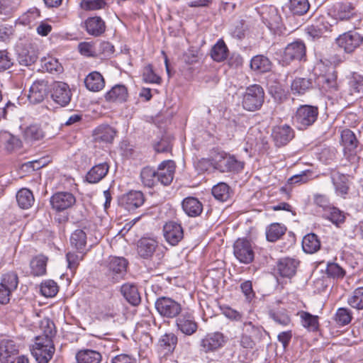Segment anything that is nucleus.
<instances>
[{"label":"nucleus","mask_w":363,"mask_h":363,"mask_svg":"<svg viewBox=\"0 0 363 363\" xmlns=\"http://www.w3.org/2000/svg\"><path fill=\"white\" fill-rule=\"evenodd\" d=\"M347 303L352 308L363 310V287H358L354 290L347 298Z\"/></svg>","instance_id":"nucleus-48"},{"label":"nucleus","mask_w":363,"mask_h":363,"mask_svg":"<svg viewBox=\"0 0 363 363\" xmlns=\"http://www.w3.org/2000/svg\"><path fill=\"white\" fill-rule=\"evenodd\" d=\"M177 344V337L174 333H166L159 340V345L165 350V353H172Z\"/></svg>","instance_id":"nucleus-45"},{"label":"nucleus","mask_w":363,"mask_h":363,"mask_svg":"<svg viewBox=\"0 0 363 363\" xmlns=\"http://www.w3.org/2000/svg\"><path fill=\"white\" fill-rule=\"evenodd\" d=\"M242 331L257 342H260L267 335L262 326L255 325L251 321L243 323Z\"/></svg>","instance_id":"nucleus-35"},{"label":"nucleus","mask_w":363,"mask_h":363,"mask_svg":"<svg viewBox=\"0 0 363 363\" xmlns=\"http://www.w3.org/2000/svg\"><path fill=\"white\" fill-rule=\"evenodd\" d=\"M306 55L305 44L300 40L289 44L284 49L283 60L287 63L293 60H301Z\"/></svg>","instance_id":"nucleus-18"},{"label":"nucleus","mask_w":363,"mask_h":363,"mask_svg":"<svg viewBox=\"0 0 363 363\" xmlns=\"http://www.w3.org/2000/svg\"><path fill=\"white\" fill-rule=\"evenodd\" d=\"M252 69L259 72H269L272 68L270 60L265 56L259 55L253 57L250 61Z\"/></svg>","instance_id":"nucleus-41"},{"label":"nucleus","mask_w":363,"mask_h":363,"mask_svg":"<svg viewBox=\"0 0 363 363\" xmlns=\"http://www.w3.org/2000/svg\"><path fill=\"white\" fill-rule=\"evenodd\" d=\"M326 30L324 24H311L306 29V33L313 38L320 37Z\"/></svg>","instance_id":"nucleus-63"},{"label":"nucleus","mask_w":363,"mask_h":363,"mask_svg":"<svg viewBox=\"0 0 363 363\" xmlns=\"http://www.w3.org/2000/svg\"><path fill=\"white\" fill-rule=\"evenodd\" d=\"M105 5V0H82L80 3L81 7L84 10L100 9Z\"/></svg>","instance_id":"nucleus-62"},{"label":"nucleus","mask_w":363,"mask_h":363,"mask_svg":"<svg viewBox=\"0 0 363 363\" xmlns=\"http://www.w3.org/2000/svg\"><path fill=\"white\" fill-rule=\"evenodd\" d=\"M34 201L35 199L32 191L28 189H21L16 194V201L18 205L23 209H28L30 208L33 204Z\"/></svg>","instance_id":"nucleus-42"},{"label":"nucleus","mask_w":363,"mask_h":363,"mask_svg":"<svg viewBox=\"0 0 363 363\" xmlns=\"http://www.w3.org/2000/svg\"><path fill=\"white\" fill-rule=\"evenodd\" d=\"M48 257L39 255L33 257L30 262V273L35 277L43 276L46 274Z\"/></svg>","instance_id":"nucleus-34"},{"label":"nucleus","mask_w":363,"mask_h":363,"mask_svg":"<svg viewBox=\"0 0 363 363\" xmlns=\"http://www.w3.org/2000/svg\"><path fill=\"white\" fill-rule=\"evenodd\" d=\"M75 358L77 363H100L102 355L96 350L84 349L78 351Z\"/></svg>","instance_id":"nucleus-30"},{"label":"nucleus","mask_w":363,"mask_h":363,"mask_svg":"<svg viewBox=\"0 0 363 363\" xmlns=\"http://www.w3.org/2000/svg\"><path fill=\"white\" fill-rule=\"evenodd\" d=\"M330 178L334 185L335 193L345 199L350 189V175L342 174L339 172H332Z\"/></svg>","instance_id":"nucleus-21"},{"label":"nucleus","mask_w":363,"mask_h":363,"mask_svg":"<svg viewBox=\"0 0 363 363\" xmlns=\"http://www.w3.org/2000/svg\"><path fill=\"white\" fill-rule=\"evenodd\" d=\"M163 235L169 245L175 246L184 238L183 228L181 224L176 222H168L163 227Z\"/></svg>","instance_id":"nucleus-15"},{"label":"nucleus","mask_w":363,"mask_h":363,"mask_svg":"<svg viewBox=\"0 0 363 363\" xmlns=\"http://www.w3.org/2000/svg\"><path fill=\"white\" fill-rule=\"evenodd\" d=\"M143 79L147 83L160 84L161 79L153 71L151 65L145 66L143 69Z\"/></svg>","instance_id":"nucleus-59"},{"label":"nucleus","mask_w":363,"mask_h":363,"mask_svg":"<svg viewBox=\"0 0 363 363\" xmlns=\"http://www.w3.org/2000/svg\"><path fill=\"white\" fill-rule=\"evenodd\" d=\"M313 172L311 170L302 171L300 174H295L288 179V183L293 184H303L306 183L312 179Z\"/></svg>","instance_id":"nucleus-58"},{"label":"nucleus","mask_w":363,"mask_h":363,"mask_svg":"<svg viewBox=\"0 0 363 363\" xmlns=\"http://www.w3.org/2000/svg\"><path fill=\"white\" fill-rule=\"evenodd\" d=\"M128 96V89L123 84H116L104 95V99L110 103H123Z\"/></svg>","instance_id":"nucleus-22"},{"label":"nucleus","mask_w":363,"mask_h":363,"mask_svg":"<svg viewBox=\"0 0 363 363\" xmlns=\"http://www.w3.org/2000/svg\"><path fill=\"white\" fill-rule=\"evenodd\" d=\"M269 315L277 324L283 327L289 325L291 322L290 315L285 309H271Z\"/></svg>","instance_id":"nucleus-43"},{"label":"nucleus","mask_w":363,"mask_h":363,"mask_svg":"<svg viewBox=\"0 0 363 363\" xmlns=\"http://www.w3.org/2000/svg\"><path fill=\"white\" fill-rule=\"evenodd\" d=\"M352 319L351 311L347 308H339L335 315V320L340 326L348 325Z\"/></svg>","instance_id":"nucleus-51"},{"label":"nucleus","mask_w":363,"mask_h":363,"mask_svg":"<svg viewBox=\"0 0 363 363\" xmlns=\"http://www.w3.org/2000/svg\"><path fill=\"white\" fill-rule=\"evenodd\" d=\"M13 9L14 4L11 0H0V20L6 21Z\"/></svg>","instance_id":"nucleus-57"},{"label":"nucleus","mask_w":363,"mask_h":363,"mask_svg":"<svg viewBox=\"0 0 363 363\" xmlns=\"http://www.w3.org/2000/svg\"><path fill=\"white\" fill-rule=\"evenodd\" d=\"M233 253L240 262L243 264L251 263L255 257L250 242L245 239H238L233 245Z\"/></svg>","instance_id":"nucleus-10"},{"label":"nucleus","mask_w":363,"mask_h":363,"mask_svg":"<svg viewBox=\"0 0 363 363\" xmlns=\"http://www.w3.org/2000/svg\"><path fill=\"white\" fill-rule=\"evenodd\" d=\"M313 88V81L309 78L296 77L291 84V91L294 95H303Z\"/></svg>","instance_id":"nucleus-29"},{"label":"nucleus","mask_w":363,"mask_h":363,"mask_svg":"<svg viewBox=\"0 0 363 363\" xmlns=\"http://www.w3.org/2000/svg\"><path fill=\"white\" fill-rule=\"evenodd\" d=\"M159 249L158 242L152 238H142L137 242V253L138 256L144 259L152 257Z\"/></svg>","instance_id":"nucleus-13"},{"label":"nucleus","mask_w":363,"mask_h":363,"mask_svg":"<svg viewBox=\"0 0 363 363\" xmlns=\"http://www.w3.org/2000/svg\"><path fill=\"white\" fill-rule=\"evenodd\" d=\"M302 247L305 252L313 254L320 249V242L315 234L309 233L303 237Z\"/></svg>","instance_id":"nucleus-40"},{"label":"nucleus","mask_w":363,"mask_h":363,"mask_svg":"<svg viewBox=\"0 0 363 363\" xmlns=\"http://www.w3.org/2000/svg\"><path fill=\"white\" fill-rule=\"evenodd\" d=\"M228 49L225 42L220 39L212 48L211 55L213 60L222 62L228 57Z\"/></svg>","instance_id":"nucleus-44"},{"label":"nucleus","mask_w":363,"mask_h":363,"mask_svg":"<svg viewBox=\"0 0 363 363\" xmlns=\"http://www.w3.org/2000/svg\"><path fill=\"white\" fill-rule=\"evenodd\" d=\"M84 84L89 91H99L105 86V80L100 72L94 71L86 77Z\"/></svg>","instance_id":"nucleus-28"},{"label":"nucleus","mask_w":363,"mask_h":363,"mask_svg":"<svg viewBox=\"0 0 363 363\" xmlns=\"http://www.w3.org/2000/svg\"><path fill=\"white\" fill-rule=\"evenodd\" d=\"M109 165L102 162L94 165L86 174V180L90 184H96L103 179L108 174Z\"/></svg>","instance_id":"nucleus-26"},{"label":"nucleus","mask_w":363,"mask_h":363,"mask_svg":"<svg viewBox=\"0 0 363 363\" xmlns=\"http://www.w3.org/2000/svg\"><path fill=\"white\" fill-rule=\"evenodd\" d=\"M50 202L52 209L60 212L71 208L76 203V198L70 192L59 191L51 196Z\"/></svg>","instance_id":"nucleus-11"},{"label":"nucleus","mask_w":363,"mask_h":363,"mask_svg":"<svg viewBox=\"0 0 363 363\" xmlns=\"http://www.w3.org/2000/svg\"><path fill=\"white\" fill-rule=\"evenodd\" d=\"M182 206L185 213L189 217H197L203 211L202 203L195 197L189 196L185 198L182 203Z\"/></svg>","instance_id":"nucleus-24"},{"label":"nucleus","mask_w":363,"mask_h":363,"mask_svg":"<svg viewBox=\"0 0 363 363\" xmlns=\"http://www.w3.org/2000/svg\"><path fill=\"white\" fill-rule=\"evenodd\" d=\"M323 218L328 219L336 225L342 223L345 218L343 212L333 206L329 207V208L325 211Z\"/></svg>","instance_id":"nucleus-47"},{"label":"nucleus","mask_w":363,"mask_h":363,"mask_svg":"<svg viewBox=\"0 0 363 363\" xmlns=\"http://www.w3.org/2000/svg\"><path fill=\"white\" fill-rule=\"evenodd\" d=\"M18 352V347L11 340H3L0 342V357L4 363H11L12 357Z\"/></svg>","instance_id":"nucleus-25"},{"label":"nucleus","mask_w":363,"mask_h":363,"mask_svg":"<svg viewBox=\"0 0 363 363\" xmlns=\"http://www.w3.org/2000/svg\"><path fill=\"white\" fill-rule=\"evenodd\" d=\"M157 171L152 167H143L140 174V181L143 186L152 188L158 183Z\"/></svg>","instance_id":"nucleus-37"},{"label":"nucleus","mask_w":363,"mask_h":363,"mask_svg":"<svg viewBox=\"0 0 363 363\" xmlns=\"http://www.w3.org/2000/svg\"><path fill=\"white\" fill-rule=\"evenodd\" d=\"M67 261V267L72 271L74 272L79 264V262L83 259V255H79L73 252H69L66 255Z\"/></svg>","instance_id":"nucleus-61"},{"label":"nucleus","mask_w":363,"mask_h":363,"mask_svg":"<svg viewBox=\"0 0 363 363\" xmlns=\"http://www.w3.org/2000/svg\"><path fill=\"white\" fill-rule=\"evenodd\" d=\"M128 262L122 257H110L104 267L106 281L115 284L123 280L127 272Z\"/></svg>","instance_id":"nucleus-1"},{"label":"nucleus","mask_w":363,"mask_h":363,"mask_svg":"<svg viewBox=\"0 0 363 363\" xmlns=\"http://www.w3.org/2000/svg\"><path fill=\"white\" fill-rule=\"evenodd\" d=\"M342 145L349 151H353L357 147L358 141L354 133L349 130H344L341 133Z\"/></svg>","instance_id":"nucleus-49"},{"label":"nucleus","mask_w":363,"mask_h":363,"mask_svg":"<svg viewBox=\"0 0 363 363\" xmlns=\"http://www.w3.org/2000/svg\"><path fill=\"white\" fill-rule=\"evenodd\" d=\"M69 242L71 247L75 249L78 253L86 254L87 235L84 230L77 229L73 231L70 235Z\"/></svg>","instance_id":"nucleus-23"},{"label":"nucleus","mask_w":363,"mask_h":363,"mask_svg":"<svg viewBox=\"0 0 363 363\" xmlns=\"http://www.w3.org/2000/svg\"><path fill=\"white\" fill-rule=\"evenodd\" d=\"M176 326L178 330L186 335L194 334L198 328L194 315L188 312L182 313L176 319Z\"/></svg>","instance_id":"nucleus-17"},{"label":"nucleus","mask_w":363,"mask_h":363,"mask_svg":"<svg viewBox=\"0 0 363 363\" xmlns=\"http://www.w3.org/2000/svg\"><path fill=\"white\" fill-rule=\"evenodd\" d=\"M40 329L43 334L35 337L36 338L49 339L52 340V338L56 334V330L54 323L48 318L43 319L40 323Z\"/></svg>","instance_id":"nucleus-46"},{"label":"nucleus","mask_w":363,"mask_h":363,"mask_svg":"<svg viewBox=\"0 0 363 363\" xmlns=\"http://www.w3.org/2000/svg\"><path fill=\"white\" fill-rule=\"evenodd\" d=\"M318 115L319 109L318 106L307 104L301 105L293 117V123L300 130H306L315 123Z\"/></svg>","instance_id":"nucleus-3"},{"label":"nucleus","mask_w":363,"mask_h":363,"mask_svg":"<svg viewBox=\"0 0 363 363\" xmlns=\"http://www.w3.org/2000/svg\"><path fill=\"white\" fill-rule=\"evenodd\" d=\"M286 227L279 223H273L267 226L265 234L267 240L274 242L279 240L286 232Z\"/></svg>","instance_id":"nucleus-32"},{"label":"nucleus","mask_w":363,"mask_h":363,"mask_svg":"<svg viewBox=\"0 0 363 363\" xmlns=\"http://www.w3.org/2000/svg\"><path fill=\"white\" fill-rule=\"evenodd\" d=\"M213 168L222 173L238 174L241 172L245 167V162L236 159L225 152L216 153L211 160Z\"/></svg>","instance_id":"nucleus-2"},{"label":"nucleus","mask_w":363,"mask_h":363,"mask_svg":"<svg viewBox=\"0 0 363 363\" xmlns=\"http://www.w3.org/2000/svg\"><path fill=\"white\" fill-rule=\"evenodd\" d=\"M155 306L159 314L164 318H173L182 312L181 303L167 296L157 298Z\"/></svg>","instance_id":"nucleus-7"},{"label":"nucleus","mask_w":363,"mask_h":363,"mask_svg":"<svg viewBox=\"0 0 363 363\" xmlns=\"http://www.w3.org/2000/svg\"><path fill=\"white\" fill-rule=\"evenodd\" d=\"M336 42L345 52L351 53L362 43L363 36L355 30H350L340 35Z\"/></svg>","instance_id":"nucleus-9"},{"label":"nucleus","mask_w":363,"mask_h":363,"mask_svg":"<svg viewBox=\"0 0 363 363\" xmlns=\"http://www.w3.org/2000/svg\"><path fill=\"white\" fill-rule=\"evenodd\" d=\"M116 130L109 125H101L94 133V138L96 142L111 143L116 136Z\"/></svg>","instance_id":"nucleus-33"},{"label":"nucleus","mask_w":363,"mask_h":363,"mask_svg":"<svg viewBox=\"0 0 363 363\" xmlns=\"http://www.w3.org/2000/svg\"><path fill=\"white\" fill-rule=\"evenodd\" d=\"M353 10L350 4H337L332 11V16L337 21H349L354 15Z\"/></svg>","instance_id":"nucleus-36"},{"label":"nucleus","mask_w":363,"mask_h":363,"mask_svg":"<svg viewBox=\"0 0 363 363\" xmlns=\"http://www.w3.org/2000/svg\"><path fill=\"white\" fill-rule=\"evenodd\" d=\"M18 285V277L14 272H10L1 277L0 281V304L9 303L12 293Z\"/></svg>","instance_id":"nucleus-6"},{"label":"nucleus","mask_w":363,"mask_h":363,"mask_svg":"<svg viewBox=\"0 0 363 363\" xmlns=\"http://www.w3.org/2000/svg\"><path fill=\"white\" fill-rule=\"evenodd\" d=\"M37 55L34 53H30L29 52H22L18 54V61L22 65L30 66L34 64L37 60Z\"/></svg>","instance_id":"nucleus-64"},{"label":"nucleus","mask_w":363,"mask_h":363,"mask_svg":"<svg viewBox=\"0 0 363 363\" xmlns=\"http://www.w3.org/2000/svg\"><path fill=\"white\" fill-rule=\"evenodd\" d=\"M40 292L45 297H54L58 292V286L53 280H46L40 284Z\"/></svg>","instance_id":"nucleus-53"},{"label":"nucleus","mask_w":363,"mask_h":363,"mask_svg":"<svg viewBox=\"0 0 363 363\" xmlns=\"http://www.w3.org/2000/svg\"><path fill=\"white\" fill-rule=\"evenodd\" d=\"M212 194L216 200L225 202L230 199L233 191L226 183L220 182L212 188Z\"/></svg>","instance_id":"nucleus-38"},{"label":"nucleus","mask_w":363,"mask_h":363,"mask_svg":"<svg viewBox=\"0 0 363 363\" xmlns=\"http://www.w3.org/2000/svg\"><path fill=\"white\" fill-rule=\"evenodd\" d=\"M328 277L334 279H342L345 276V270L335 262H328L325 269Z\"/></svg>","instance_id":"nucleus-52"},{"label":"nucleus","mask_w":363,"mask_h":363,"mask_svg":"<svg viewBox=\"0 0 363 363\" xmlns=\"http://www.w3.org/2000/svg\"><path fill=\"white\" fill-rule=\"evenodd\" d=\"M45 23V19H41L40 11L37 8H31L27 12L23 13L18 23Z\"/></svg>","instance_id":"nucleus-54"},{"label":"nucleus","mask_w":363,"mask_h":363,"mask_svg":"<svg viewBox=\"0 0 363 363\" xmlns=\"http://www.w3.org/2000/svg\"><path fill=\"white\" fill-rule=\"evenodd\" d=\"M264 101V89L259 84H252L245 89L242 94V106L248 111L259 110Z\"/></svg>","instance_id":"nucleus-4"},{"label":"nucleus","mask_w":363,"mask_h":363,"mask_svg":"<svg viewBox=\"0 0 363 363\" xmlns=\"http://www.w3.org/2000/svg\"><path fill=\"white\" fill-rule=\"evenodd\" d=\"M43 63V68L50 73H60L63 70L62 66L55 58H45Z\"/></svg>","instance_id":"nucleus-56"},{"label":"nucleus","mask_w":363,"mask_h":363,"mask_svg":"<svg viewBox=\"0 0 363 363\" xmlns=\"http://www.w3.org/2000/svg\"><path fill=\"white\" fill-rule=\"evenodd\" d=\"M301 318V325L308 331L315 332L318 330L319 322L318 316L311 314L307 311H301L298 313Z\"/></svg>","instance_id":"nucleus-39"},{"label":"nucleus","mask_w":363,"mask_h":363,"mask_svg":"<svg viewBox=\"0 0 363 363\" xmlns=\"http://www.w3.org/2000/svg\"><path fill=\"white\" fill-rule=\"evenodd\" d=\"M24 137L26 140H39L44 137L43 130L37 125H30L24 131Z\"/></svg>","instance_id":"nucleus-55"},{"label":"nucleus","mask_w":363,"mask_h":363,"mask_svg":"<svg viewBox=\"0 0 363 363\" xmlns=\"http://www.w3.org/2000/svg\"><path fill=\"white\" fill-rule=\"evenodd\" d=\"M309 7L308 0H290L289 1V9L294 15H303L308 11Z\"/></svg>","instance_id":"nucleus-50"},{"label":"nucleus","mask_w":363,"mask_h":363,"mask_svg":"<svg viewBox=\"0 0 363 363\" xmlns=\"http://www.w3.org/2000/svg\"><path fill=\"white\" fill-rule=\"evenodd\" d=\"M294 130L286 124L274 126L272 132V140L277 147L287 145L294 138Z\"/></svg>","instance_id":"nucleus-12"},{"label":"nucleus","mask_w":363,"mask_h":363,"mask_svg":"<svg viewBox=\"0 0 363 363\" xmlns=\"http://www.w3.org/2000/svg\"><path fill=\"white\" fill-rule=\"evenodd\" d=\"M86 32L94 37L100 36L106 30V24H81Z\"/></svg>","instance_id":"nucleus-60"},{"label":"nucleus","mask_w":363,"mask_h":363,"mask_svg":"<svg viewBox=\"0 0 363 363\" xmlns=\"http://www.w3.org/2000/svg\"><path fill=\"white\" fill-rule=\"evenodd\" d=\"M48 92V82L44 79L36 80L30 87L28 99L31 104H39L44 100Z\"/></svg>","instance_id":"nucleus-19"},{"label":"nucleus","mask_w":363,"mask_h":363,"mask_svg":"<svg viewBox=\"0 0 363 363\" xmlns=\"http://www.w3.org/2000/svg\"><path fill=\"white\" fill-rule=\"evenodd\" d=\"M125 208L128 211L134 210L141 206L145 201L143 194L140 191H130L124 196Z\"/></svg>","instance_id":"nucleus-31"},{"label":"nucleus","mask_w":363,"mask_h":363,"mask_svg":"<svg viewBox=\"0 0 363 363\" xmlns=\"http://www.w3.org/2000/svg\"><path fill=\"white\" fill-rule=\"evenodd\" d=\"M55 350L53 340L35 337L31 353L38 363H48Z\"/></svg>","instance_id":"nucleus-5"},{"label":"nucleus","mask_w":363,"mask_h":363,"mask_svg":"<svg viewBox=\"0 0 363 363\" xmlns=\"http://www.w3.org/2000/svg\"><path fill=\"white\" fill-rule=\"evenodd\" d=\"M224 336L221 333L207 334L201 341V350L205 352L216 350L223 345Z\"/></svg>","instance_id":"nucleus-20"},{"label":"nucleus","mask_w":363,"mask_h":363,"mask_svg":"<svg viewBox=\"0 0 363 363\" xmlns=\"http://www.w3.org/2000/svg\"><path fill=\"white\" fill-rule=\"evenodd\" d=\"M121 292L125 299L131 305L137 306L140 303V296L135 284L125 283L121 287Z\"/></svg>","instance_id":"nucleus-27"},{"label":"nucleus","mask_w":363,"mask_h":363,"mask_svg":"<svg viewBox=\"0 0 363 363\" xmlns=\"http://www.w3.org/2000/svg\"><path fill=\"white\" fill-rule=\"evenodd\" d=\"M299 263L295 258L283 257L277 262L276 270L280 277L290 279L296 274Z\"/></svg>","instance_id":"nucleus-16"},{"label":"nucleus","mask_w":363,"mask_h":363,"mask_svg":"<svg viewBox=\"0 0 363 363\" xmlns=\"http://www.w3.org/2000/svg\"><path fill=\"white\" fill-rule=\"evenodd\" d=\"M176 169L175 162L173 160H164L157 167V176L158 183L164 186L169 185L174 179Z\"/></svg>","instance_id":"nucleus-14"},{"label":"nucleus","mask_w":363,"mask_h":363,"mask_svg":"<svg viewBox=\"0 0 363 363\" xmlns=\"http://www.w3.org/2000/svg\"><path fill=\"white\" fill-rule=\"evenodd\" d=\"M50 96L55 104L61 107H65L69 104L72 94L67 83L55 82L50 89Z\"/></svg>","instance_id":"nucleus-8"}]
</instances>
